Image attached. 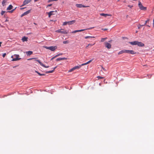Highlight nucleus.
I'll list each match as a JSON object with an SVG mask.
<instances>
[{
	"mask_svg": "<svg viewBox=\"0 0 154 154\" xmlns=\"http://www.w3.org/2000/svg\"><path fill=\"white\" fill-rule=\"evenodd\" d=\"M75 20H73L68 22H65L63 23V25L65 26L67 24L68 25H72L75 23Z\"/></svg>",
	"mask_w": 154,
	"mask_h": 154,
	"instance_id": "3",
	"label": "nucleus"
},
{
	"mask_svg": "<svg viewBox=\"0 0 154 154\" xmlns=\"http://www.w3.org/2000/svg\"><path fill=\"white\" fill-rule=\"evenodd\" d=\"M62 54V53H60V54H57V55L58 56H60V55H61Z\"/></svg>",
	"mask_w": 154,
	"mask_h": 154,
	"instance_id": "44",
	"label": "nucleus"
},
{
	"mask_svg": "<svg viewBox=\"0 0 154 154\" xmlns=\"http://www.w3.org/2000/svg\"><path fill=\"white\" fill-rule=\"evenodd\" d=\"M44 47L46 49L50 50L52 51H54L57 48V47L56 46H51L50 47H47L46 46H44Z\"/></svg>",
	"mask_w": 154,
	"mask_h": 154,
	"instance_id": "1",
	"label": "nucleus"
},
{
	"mask_svg": "<svg viewBox=\"0 0 154 154\" xmlns=\"http://www.w3.org/2000/svg\"><path fill=\"white\" fill-rule=\"evenodd\" d=\"M153 25H154V19L153 20Z\"/></svg>",
	"mask_w": 154,
	"mask_h": 154,
	"instance_id": "55",
	"label": "nucleus"
},
{
	"mask_svg": "<svg viewBox=\"0 0 154 154\" xmlns=\"http://www.w3.org/2000/svg\"><path fill=\"white\" fill-rule=\"evenodd\" d=\"M30 10H28V11L24 13V15H27L28 14H29V13H30Z\"/></svg>",
	"mask_w": 154,
	"mask_h": 154,
	"instance_id": "25",
	"label": "nucleus"
},
{
	"mask_svg": "<svg viewBox=\"0 0 154 154\" xmlns=\"http://www.w3.org/2000/svg\"><path fill=\"white\" fill-rule=\"evenodd\" d=\"M104 44H105V47H106L107 48L110 49L111 48V45L110 44H109L107 42H105L104 43Z\"/></svg>",
	"mask_w": 154,
	"mask_h": 154,
	"instance_id": "10",
	"label": "nucleus"
},
{
	"mask_svg": "<svg viewBox=\"0 0 154 154\" xmlns=\"http://www.w3.org/2000/svg\"><path fill=\"white\" fill-rule=\"evenodd\" d=\"M124 53H125V50H123L120 51L118 53V54H120Z\"/></svg>",
	"mask_w": 154,
	"mask_h": 154,
	"instance_id": "19",
	"label": "nucleus"
},
{
	"mask_svg": "<svg viewBox=\"0 0 154 154\" xmlns=\"http://www.w3.org/2000/svg\"><path fill=\"white\" fill-rule=\"evenodd\" d=\"M144 25H141L140 24H139L138 26V28L139 29H140L141 27L142 26H143Z\"/></svg>",
	"mask_w": 154,
	"mask_h": 154,
	"instance_id": "32",
	"label": "nucleus"
},
{
	"mask_svg": "<svg viewBox=\"0 0 154 154\" xmlns=\"http://www.w3.org/2000/svg\"><path fill=\"white\" fill-rule=\"evenodd\" d=\"M6 55V54L5 53L3 54L2 56L3 57H4Z\"/></svg>",
	"mask_w": 154,
	"mask_h": 154,
	"instance_id": "41",
	"label": "nucleus"
},
{
	"mask_svg": "<svg viewBox=\"0 0 154 154\" xmlns=\"http://www.w3.org/2000/svg\"><path fill=\"white\" fill-rule=\"evenodd\" d=\"M92 28H91V29H92ZM90 29V28L89 29Z\"/></svg>",
	"mask_w": 154,
	"mask_h": 154,
	"instance_id": "57",
	"label": "nucleus"
},
{
	"mask_svg": "<svg viewBox=\"0 0 154 154\" xmlns=\"http://www.w3.org/2000/svg\"><path fill=\"white\" fill-rule=\"evenodd\" d=\"M100 15L101 16H104L106 17L108 16H111V14H104V13L100 14Z\"/></svg>",
	"mask_w": 154,
	"mask_h": 154,
	"instance_id": "14",
	"label": "nucleus"
},
{
	"mask_svg": "<svg viewBox=\"0 0 154 154\" xmlns=\"http://www.w3.org/2000/svg\"><path fill=\"white\" fill-rule=\"evenodd\" d=\"M81 67V66H80V65H79V66H76L74 67V69L75 70L76 69H79L80 68V67Z\"/></svg>",
	"mask_w": 154,
	"mask_h": 154,
	"instance_id": "23",
	"label": "nucleus"
},
{
	"mask_svg": "<svg viewBox=\"0 0 154 154\" xmlns=\"http://www.w3.org/2000/svg\"><path fill=\"white\" fill-rule=\"evenodd\" d=\"M13 8V6L11 5H10L7 8V10H10L12 9Z\"/></svg>",
	"mask_w": 154,
	"mask_h": 154,
	"instance_id": "18",
	"label": "nucleus"
},
{
	"mask_svg": "<svg viewBox=\"0 0 154 154\" xmlns=\"http://www.w3.org/2000/svg\"><path fill=\"white\" fill-rule=\"evenodd\" d=\"M54 72V70H52L51 71H46V73H51Z\"/></svg>",
	"mask_w": 154,
	"mask_h": 154,
	"instance_id": "29",
	"label": "nucleus"
},
{
	"mask_svg": "<svg viewBox=\"0 0 154 154\" xmlns=\"http://www.w3.org/2000/svg\"><path fill=\"white\" fill-rule=\"evenodd\" d=\"M58 0H48V2H51L54 1H57Z\"/></svg>",
	"mask_w": 154,
	"mask_h": 154,
	"instance_id": "37",
	"label": "nucleus"
},
{
	"mask_svg": "<svg viewBox=\"0 0 154 154\" xmlns=\"http://www.w3.org/2000/svg\"><path fill=\"white\" fill-rule=\"evenodd\" d=\"M37 58H29V59H27V60H32V59H36Z\"/></svg>",
	"mask_w": 154,
	"mask_h": 154,
	"instance_id": "34",
	"label": "nucleus"
},
{
	"mask_svg": "<svg viewBox=\"0 0 154 154\" xmlns=\"http://www.w3.org/2000/svg\"><path fill=\"white\" fill-rule=\"evenodd\" d=\"M5 13V11H2L1 12V14L2 15H3Z\"/></svg>",
	"mask_w": 154,
	"mask_h": 154,
	"instance_id": "38",
	"label": "nucleus"
},
{
	"mask_svg": "<svg viewBox=\"0 0 154 154\" xmlns=\"http://www.w3.org/2000/svg\"><path fill=\"white\" fill-rule=\"evenodd\" d=\"M112 42V40H110V41H109V42Z\"/></svg>",
	"mask_w": 154,
	"mask_h": 154,
	"instance_id": "54",
	"label": "nucleus"
},
{
	"mask_svg": "<svg viewBox=\"0 0 154 154\" xmlns=\"http://www.w3.org/2000/svg\"><path fill=\"white\" fill-rule=\"evenodd\" d=\"M123 2L124 3H126V1L125 0H124L123 1Z\"/></svg>",
	"mask_w": 154,
	"mask_h": 154,
	"instance_id": "49",
	"label": "nucleus"
},
{
	"mask_svg": "<svg viewBox=\"0 0 154 154\" xmlns=\"http://www.w3.org/2000/svg\"><path fill=\"white\" fill-rule=\"evenodd\" d=\"M56 32L63 33L64 34H67V32L66 31L64 30L63 29L57 30L56 31Z\"/></svg>",
	"mask_w": 154,
	"mask_h": 154,
	"instance_id": "5",
	"label": "nucleus"
},
{
	"mask_svg": "<svg viewBox=\"0 0 154 154\" xmlns=\"http://www.w3.org/2000/svg\"><path fill=\"white\" fill-rule=\"evenodd\" d=\"M97 78H98V79L104 78L103 77L100 76H98L97 77Z\"/></svg>",
	"mask_w": 154,
	"mask_h": 154,
	"instance_id": "31",
	"label": "nucleus"
},
{
	"mask_svg": "<svg viewBox=\"0 0 154 154\" xmlns=\"http://www.w3.org/2000/svg\"><path fill=\"white\" fill-rule=\"evenodd\" d=\"M16 8H17L16 7L14 9H13V10H11V11H8V12L9 13H13V11H14L15 10V9H16Z\"/></svg>",
	"mask_w": 154,
	"mask_h": 154,
	"instance_id": "28",
	"label": "nucleus"
},
{
	"mask_svg": "<svg viewBox=\"0 0 154 154\" xmlns=\"http://www.w3.org/2000/svg\"><path fill=\"white\" fill-rule=\"evenodd\" d=\"M138 6L140 8L141 10H146V8L143 7L142 4L141 2H139Z\"/></svg>",
	"mask_w": 154,
	"mask_h": 154,
	"instance_id": "4",
	"label": "nucleus"
},
{
	"mask_svg": "<svg viewBox=\"0 0 154 154\" xmlns=\"http://www.w3.org/2000/svg\"><path fill=\"white\" fill-rule=\"evenodd\" d=\"M20 8V9L21 10H22V9H24V8Z\"/></svg>",
	"mask_w": 154,
	"mask_h": 154,
	"instance_id": "51",
	"label": "nucleus"
},
{
	"mask_svg": "<svg viewBox=\"0 0 154 154\" xmlns=\"http://www.w3.org/2000/svg\"><path fill=\"white\" fill-rule=\"evenodd\" d=\"M137 41L129 42V43L132 45H137Z\"/></svg>",
	"mask_w": 154,
	"mask_h": 154,
	"instance_id": "12",
	"label": "nucleus"
},
{
	"mask_svg": "<svg viewBox=\"0 0 154 154\" xmlns=\"http://www.w3.org/2000/svg\"><path fill=\"white\" fill-rule=\"evenodd\" d=\"M149 20H146L145 21V23H144V24L143 25L144 26L146 25V24L147 23V22L149 21Z\"/></svg>",
	"mask_w": 154,
	"mask_h": 154,
	"instance_id": "39",
	"label": "nucleus"
},
{
	"mask_svg": "<svg viewBox=\"0 0 154 154\" xmlns=\"http://www.w3.org/2000/svg\"><path fill=\"white\" fill-rule=\"evenodd\" d=\"M102 68L103 70H104L105 71H106V70L103 67V66H102Z\"/></svg>",
	"mask_w": 154,
	"mask_h": 154,
	"instance_id": "40",
	"label": "nucleus"
},
{
	"mask_svg": "<svg viewBox=\"0 0 154 154\" xmlns=\"http://www.w3.org/2000/svg\"><path fill=\"white\" fill-rule=\"evenodd\" d=\"M128 6L130 8H131L133 7L132 5H128Z\"/></svg>",
	"mask_w": 154,
	"mask_h": 154,
	"instance_id": "42",
	"label": "nucleus"
},
{
	"mask_svg": "<svg viewBox=\"0 0 154 154\" xmlns=\"http://www.w3.org/2000/svg\"><path fill=\"white\" fill-rule=\"evenodd\" d=\"M31 1V0H24L22 6H23L28 4Z\"/></svg>",
	"mask_w": 154,
	"mask_h": 154,
	"instance_id": "8",
	"label": "nucleus"
},
{
	"mask_svg": "<svg viewBox=\"0 0 154 154\" xmlns=\"http://www.w3.org/2000/svg\"><path fill=\"white\" fill-rule=\"evenodd\" d=\"M153 50L154 51V49Z\"/></svg>",
	"mask_w": 154,
	"mask_h": 154,
	"instance_id": "59",
	"label": "nucleus"
},
{
	"mask_svg": "<svg viewBox=\"0 0 154 154\" xmlns=\"http://www.w3.org/2000/svg\"><path fill=\"white\" fill-rule=\"evenodd\" d=\"M76 6L79 8H86L89 7V6H85V5H82L81 4H76Z\"/></svg>",
	"mask_w": 154,
	"mask_h": 154,
	"instance_id": "7",
	"label": "nucleus"
},
{
	"mask_svg": "<svg viewBox=\"0 0 154 154\" xmlns=\"http://www.w3.org/2000/svg\"><path fill=\"white\" fill-rule=\"evenodd\" d=\"M58 57V55H57H57H56L55 56H54V57H55V58H56V57Z\"/></svg>",
	"mask_w": 154,
	"mask_h": 154,
	"instance_id": "50",
	"label": "nucleus"
},
{
	"mask_svg": "<svg viewBox=\"0 0 154 154\" xmlns=\"http://www.w3.org/2000/svg\"><path fill=\"white\" fill-rule=\"evenodd\" d=\"M57 68V66L54 67L53 68V70H54H54H55V69Z\"/></svg>",
	"mask_w": 154,
	"mask_h": 154,
	"instance_id": "48",
	"label": "nucleus"
},
{
	"mask_svg": "<svg viewBox=\"0 0 154 154\" xmlns=\"http://www.w3.org/2000/svg\"><path fill=\"white\" fill-rule=\"evenodd\" d=\"M137 45L139 47H143L144 46V44L141 42L137 41Z\"/></svg>",
	"mask_w": 154,
	"mask_h": 154,
	"instance_id": "11",
	"label": "nucleus"
},
{
	"mask_svg": "<svg viewBox=\"0 0 154 154\" xmlns=\"http://www.w3.org/2000/svg\"><path fill=\"white\" fill-rule=\"evenodd\" d=\"M54 12V11H50L48 13V17H50L51 15H54V14L53 13Z\"/></svg>",
	"mask_w": 154,
	"mask_h": 154,
	"instance_id": "15",
	"label": "nucleus"
},
{
	"mask_svg": "<svg viewBox=\"0 0 154 154\" xmlns=\"http://www.w3.org/2000/svg\"><path fill=\"white\" fill-rule=\"evenodd\" d=\"M102 30H104V31H106V30H107L108 29H106H106H103H103H102Z\"/></svg>",
	"mask_w": 154,
	"mask_h": 154,
	"instance_id": "43",
	"label": "nucleus"
},
{
	"mask_svg": "<svg viewBox=\"0 0 154 154\" xmlns=\"http://www.w3.org/2000/svg\"><path fill=\"white\" fill-rule=\"evenodd\" d=\"M52 5L51 4H49V5H48V7L51 6Z\"/></svg>",
	"mask_w": 154,
	"mask_h": 154,
	"instance_id": "46",
	"label": "nucleus"
},
{
	"mask_svg": "<svg viewBox=\"0 0 154 154\" xmlns=\"http://www.w3.org/2000/svg\"><path fill=\"white\" fill-rule=\"evenodd\" d=\"M55 58V57H52V58H51V60H52L53 59H54Z\"/></svg>",
	"mask_w": 154,
	"mask_h": 154,
	"instance_id": "47",
	"label": "nucleus"
},
{
	"mask_svg": "<svg viewBox=\"0 0 154 154\" xmlns=\"http://www.w3.org/2000/svg\"><path fill=\"white\" fill-rule=\"evenodd\" d=\"M107 39V38H102L101 39V42H103L104 41L106 40Z\"/></svg>",
	"mask_w": 154,
	"mask_h": 154,
	"instance_id": "27",
	"label": "nucleus"
},
{
	"mask_svg": "<svg viewBox=\"0 0 154 154\" xmlns=\"http://www.w3.org/2000/svg\"><path fill=\"white\" fill-rule=\"evenodd\" d=\"M147 26L149 27V25H147Z\"/></svg>",
	"mask_w": 154,
	"mask_h": 154,
	"instance_id": "56",
	"label": "nucleus"
},
{
	"mask_svg": "<svg viewBox=\"0 0 154 154\" xmlns=\"http://www.w3.org/2000/svg\"><path fill=\"white\" fill-rule=\"evenodd\" d=\"M27 39H28L27 37H26L25 36H24L22 38V40L23 42H25V41H27Z\"/></svg>",
	"mask_w": 154,
	"mask_h": 154,
	"instance_id": "21",
	"label": "nucleus"
},
{
	"mask_svg": "<svg viewBox=\"0 0 154 154\" xmlns=\"http://www.w3.org/2000/svg\"><path fill=\"white\" fill-rule=\"evenodd\" d=\"M67 59V58L66 57L59 58L56 59V61H59L63 60H66Z\"/></svg>",
	"mask_w": 154,
	"mask_h": 154,
	"instance_id": "13",
	"label": "nucleus"
},
{
	"mask_svg": "<svg viewBox=\"0 0 154 154\" xmlns=\"http://www.w3.org/2000/svg\"><path fill=\"white\" fill-rule=\"evenodd\" d=\"M25 16V15H24V13H23L22 14L21 16V17H23V16Z\"/></svg>",
	"mask_w": 154,
	"mask_h": 154,
	"instance_id": "45",
	"label": "nucleus"
},
{
	"mask_svg": "<svg viewBox=\"0 0 154 154\" xmlns=\"http://www.w3.org/2000/svg\"><path fill=\"white\" fill-rule=\"evenodd\" d=\"M38 0H34V2H37V1H38Z\"/></svg>",
	"mask_w": 154,
	"mask_h": 154,
	"instance_id": "53",
	"label": "nucleus"
},
{
	"mask_svg": "<svg viewBox=\"0 0 154 154\" xmlns=\"http://www.w3.org/2000/svg\"><path fill=\"white\" fill-rule=\"evenodd\" d=\"M125 53L132 54H136V52H135L133 50H125Z\"/></svg>",
	"mask_w": 154,
	"mask_h": 154,
	"instance_id": "6",
	"label": "nucleus"
},
{
	"mask_svg": "<svg viewBox=\"0 0 154 154\" xmlns=\"http://www.w3.org/2000/svg\"><path fill=\"white\" fill-rule=\"evenodd\" d=\"M26 53L28 55H30L32 54V51H29L26 52Z\"/></svg>",
	"mask_w": 154,
	"mask_h": 154,
	"instance_id": "22",
	"label": "nucleus"
},
{
	"mask_svg": "<svg viewBox=\"0 0 154 154\" xmlns=\"http://www.w3.org/2000/svg\"><path fill=\"white\" fill-rule=\"evenodd\" d=\"M120 0H119L118 1H119Z\"/></svg>",
	"mask_w": 154,
	"mask_h": 154,
	"instance_id": "58",
	"label": "nucleus"
},
{
	"mask_svg": "<svg viewBox=\"0 0 154 154\" xmlns=\"http://www.w3.org/2000/svg\"><path fill=\"white\" fill-rule=\"evenodd\" d=\"M92 61V60H90L89 61H88V62H87L86 63L82 64V65H80V66H84L85 65H86L87 64H88L89 63H90V62H91Z\"/></svg>",
	"mask_w": 154,
	"mask_h": 154,
	"instance_id": "20",
	"label": "nucleus"
},
{
	"mask_svg": "<svg viewBox=\"0 0 154 154\" xmlns=\"http://www.w3.org/2000/svg\"><path fill=\"white\" fill-rule=\"evenodd\" d=\"M94 44H89L87 46H86L85 48L86 49H88L89 48L91 47Z\"/></svg>",
	"mask_w": 154,
	"mask_h": 154,
	"instance_id": "17",
	"label": "nucleus"
},
{
	"mask_svg": "<svg viewBox=\"0 0 154 154\" xmlns=\"http://www.w3.org/2000/svg\"><path fill=\"white\" fill-rule=\"evenodd\" d=\"M2 44V42H0V46L1 47V44Z\"/></svg>",
	"mask_w": 154,
	"mask_h": 154,
	"instance_id": "52",
	"label": "nucleus"
},
{
	"mask_svg": "<svg viewBox=\"0 0 154 154\" xmlns=\"http://www.w3.org/2000/svg\"><path fill=\"white\" fill-rule=\"evenodd\" d=\"M36 61H37L42 66L45 68H48L49 66H45L44 64H43L39 60H36Z\"/></svg>",
	"mask_w": 154,
	"mask_h": 154,
	"instance_id": "9",
	"label": "nucleus"
},
{
	"mask_svg": "<svg viewBox=\"0 0 154 154\" xmlns=\"http://www.w3.org/2000/svg\"><path fill=\"white\" fill-rule=\"evenodd\" d=\"M35 72L37 73V74H38L40 75V76H43V75H45V74H41L39 72H38L37 71H35Z\"/></svg>",
	"mask_w": 154,
	"mask_h": 154,
	"instance_id": "24",
	"label": "nucleus"
},
{
	"mask_svg": "<svg viewBox=\"0 0 154 154\" xmlns=\"http://www.w3.org/2000/svg\"><path fill=\"white\" fill-rule=\"evenodd\" d=\"M78 32V30H76L74 31H73L72 32V33H75L76 32Z\"/></svg>",
	"mask_w": 154,
	"mask_h": 154,
	"instance_id": "36",
	"label": "nucleus"
},
{
	"mask_svg": "<svg viewBox=\"0 0 154 154\" xmlns=\"http://www.w3.org/2000/svg\"><path fill=\"white\" fill-rule=\"evenodd\" d=\"M86 29H80V30H78V32H82V31H84L85 30H86Z\"/></svg>",
	"mask_w": 154,
	"mask_h": 154,
	"instance_id": "35",
	"label": "nucleus"
},
{
	"mask_svg": "<svg viewBox=\"0 0 154 154\" xmlns=\"http://www.w3.org/2000/svg\"><path fill=\"white\" fill-rule=\"evenodd\" d=\"M74 70H75V69H74V67H73L70 70H69V72H72V71H73Z\"/></svg>",
	"mask_w": 154,
	"mask_h": 154,
	"instance_id": "30",
	"label": "nucleus"
},
{
	"mask_svg": "<svg viewBox=\"0 0 154 154\" xmlns=\"http://www.w3.org/2000/svg\"><path fill=\"white\" fill-rule=\"evenodd\" d=\"M63 43L64 44H67L69 43L68 41H64L63 42Z\"/></svg>",
	"mask_w": 154,
	"mask_h": 154,
	"instance_id": "33",
	"label": "nucleus"
},
{
	"mask_svg": "<svg viewBox=\"0 0 154 154\" xmlns=\"http://www.w3.org/2000/svg\"><path fill=\"white\" fill-rule=\"evenodd\" d=\"M19 55L15 54L13 56H12V57L13 58L12 60L13 61H15L19 60L20 59V58H19Z\"/></svg>",
	"mask_w": 154,
	"mask_h": 154,
	"instance_id": "2",
	"label": "nucleus"
},
{
	"mask_svg": "<svg viewBox=\"0 0 154 154\" xmlns=\"http://www.w3.org/2000/svg\"><path fill=\"white\" fill-rule=\"evenodd\" d=\"M95 37L94 36H87L85 37V39H87L88 38H94Z\"/></svg>",
	"mask_w": 154,
	"mask_h": 154,
	"instance_id": "26",
	"label": "nucleus"
},
{
	"mask_svg": "<svg viewBox=\"0 0 154 154\" xmlns=\"http://www.w3.org/2000/svg\"><path fill=\"white\" fill-rule=\"evenodd\" d=\"M7 0H3L2 2V5L3 6L6 5V3L7 2Z\"/></svg>",
	"mask_w": 154,
	"mask_h": 154,
	"instance_id": "16",
	"label": "nucleus"
}]
</instances>
